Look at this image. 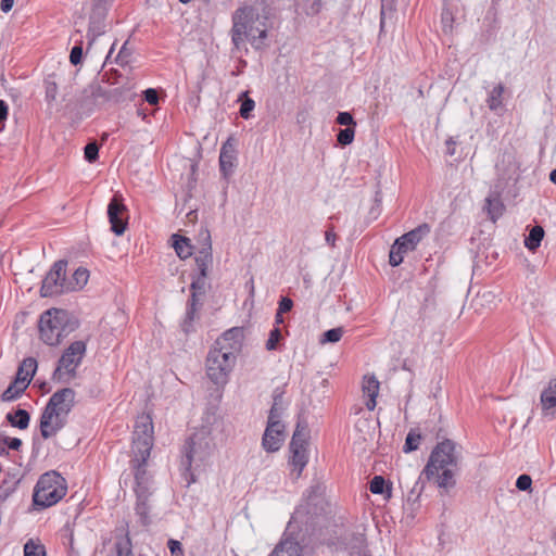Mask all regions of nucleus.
Masks as SVG:
<instances>
[{
  "mask_svg": "<svg viewBox=\"0 0 556 556\" xmlns=\"http://www.w3.org/2000/svg\"><path fill=\"white\" fill-rule=\"evenodd\" d=\"M282 314H283V313H279V312L277 311V313H276V315H275V323H276L277 325H279V324H282V323H283Z\"/></svg>",
  "mask_w": 556,
  "mask_h": 556,
  "instance_id": "nucleus-59",
  "label": "nucleus"
},
{
  "mask_svg": "<svg viewBox=\"0 0 556 556\" xmlns=\"http://www.w3.org/2000/svg\"><path fill=\"white\" fill-rule=\"evenodd\" d=\"M207 274L197 273L192 277L191 282V296H194V300H198V295H202L205 293L207 286Z\"/></svg>",
  "mask_w": 556,
  "mask_h": 556,
  "instance_id": "nucleus-33",
  "label": "nucleus"
},
{
  "mask_svg": "<svg viewBox=\"0 0 556 556\" xmlns=\"http://www.w3.org/2000/svg\"><path fill=\"white\" fill-rule=\"evenodd\" d=\"M14 0H1L0 9L3 13H8L12 10Z\"/></svg>",
  "mask_w": 556,
  "mask_h": 556,
  "instance_id": "nucleus-55",
  "label": "nucleus"
},
{
  "mask_svg": "<svg viewBox=\"0 0 556 556\" xmlns=\"http://www.w3.org/2000/svg\"><path fill=\"white\" fill-rule=\"evenodd\" d=\"M319 490V486L309 490L304 502L293 513L290 525L304 526L306 529L318 525V520L327 514L329 507Z\"/></svg>",
  "mask_w": 556,
  "mask_h": 556,
  "instance_id": "nucleus-8",
  "label": "nucleus"
},
{
  "mask_svg": "<svg viewBox=\"0 0 556 556\" xmlns=\"http://www.w3.org/2000/svg\"><path fill=\"white\" fill-rule=\"evenodd\" d=\"M269 556H302V547L299 542L286 538L279 542Z\"/></svg>",
  "mask_w": 556,
  "mask_h": 556,
  "instance_id": "nucleus-24",
  "label": "nucleus"
},
{
  "mask_svg": "<svg viewBox=\"0 0 556 556\" xmlns=\"http://www.w3.org/2000/svg\"><path fill=\"white\" fill-rule=\"evenodd\" d=\"M453 14L448 9H443L441 14V23L445 33L451 31L453 28Z\"/></svg>",
  "mask_w": 556,
  "mask_h": 556,
  "instance_id": "nucleus-43",
  "label": "nucleus"
},
{
  "mask_svg": "<svg viewBox=\"0 0 556 556\" xmlns=\"http://www.w3.org/2000/svg\"><path fill=\"white\" fill-rule=\"evenodd\" d=\"M8 112H9L8 104L3 100H0V123L4 122L7 119Z\"/></svg>",
  "mask_w": 556,
  "mask_h": 556,
  "instance_id": "nucleus-54",
  "label": "nucleus"
},
{
  "mask_svg": "<svg viewBox=\"0 0 556 556\" xmlns=\"http://www.w3.org/2000/svg\"><path fill=\"white\" fill-rule=\"evenodd\" d=\"M167 545L172 556H184L182 545L179 541L170 539Z\"/></svg>",
  "mask_w": 556,
  "mask_h": 556,
  "instance_id": "nucleus-48",
  "label": "nucleus"
},
{
  "mask_svg": "<svg viewBox=\"0 0 556 556\" xmlns=\"http://www.w3.org/2000/svg\"><path fill=\"white\" fill-rule=\"evenodd\" d=\"M241 328L226 330L210 349L206 357V375L215 384H226L237 357L242 350Z\"/></svg>",
  "mask_w": 556,
  "mask_h": 556,
  "instance_id": "nucleus-2",
  "label": "nucleus"
},
{
  "mask_svg": "<svg viewBox=\"0 0 556 556\" xmlns=\"http://www.w3.org/2000/svg\"><path fill=\"white\" fill-rule=\"evenodd\" d=\"M379 381L375 376H365L363 381V393L367 397L365 405L368 410H374L377 402L376 399L379 393Z\"/></svg>",
  "mask_w": 556,
  "mask_h": 556,
  "instance_id": "nucleus-22",
  "label": "nucleus"
},
{
  "mask_svg": "<svg viewBox=\"0 0 556 556\" xmlns=\"http://www.w3.org/2000/svg\"><path fill=\"white\" fill-rule=\"evenodd\" d=\"M66 494L65 479L51 470L40 476L36 483L33 501L36 506L47 508L55 505Z\"/></svg>",
  "mask_w": 556,
  "mask_h": 556,
  "instance_id": "nucleus-7",
  "label": "nucleus"
},
{
  "mask_svg": "<svg viewBox=\"0 0 556 556\" xmlns=\"http://www.w3.org/2000/svg\"><path fill=\"white\" fill-rule=\"evenodd\" d=\"M430 232L428 224H421L415 229L404 233L395 240L391 247L389 254V263L391 266H399L403 260L404 254L413 251L416 245Z\"/></svg>",
  "mask_w": 556,
  "mask_h": 556,
  "instance_id": "nucleus-13",
  "label": "nucleus"
},
{
  "mask_svg": "<svg viewBox=\"0 0 556 556\" xmlns=\"http://www.w3.org/2000/svg\"><path fill=\"white\" fill-rule=\"evenodd\" d=\"M87 351L85 341L72 342L62 353L58 365L52 374V380L56 383H70L77 376V368L80 366Z\"/></svg>",
  "mask_w": 556,
  "mask_h": 556,
  "instance_id": "nucleus-10",
  "label": "nucleus"
},
{
  "mask_svg": "<svg viewBox=\"0 0 556 556\" xmlns=\"http://www.w3.org/2000/svg\"><path fill=\"white\" fill-rule=\"evenodd\" d=\"M496 188L504 189L510 181L518 179L519 165L513 153L505 152L495 165Z\"/></svg>",
  "mask_w": 556,
  "mask_h": 556,
  "instance_id": "nucleus-15",
  "label": "nucleus"
},
{
  "mask_svg": "<svg viewBox=\"0 0 556 556\" xmlns=\"http://www.w3.org/2000/svg\"><path fill=\"white\" fill-rule=\"evenodd\" d=\"M337 123L346 127H355L356 123L351 113L349 112H340L337 116Z\"/></svg>",
  "mask_w": 556,
  "mask_h": 556,
  "instance_id": "nucleus-44",
  "label": "nucleus"
},
{
  "mask_svg": "<svg viewBox=\"0 0 556 556\" xmlns=\"http://www.w3.org/2000/svg\"><path fill=\"white\" fill-rule=\"evenodd\" d=\"M85 160L89 163H93L99 157V147L97 142L88 143L84 149Z\"/></svg>",
  "mask_w": 556,
  "mask_h": 556,
  "instance_id": "nucleus-40",
  "label": "nucleus"
},
{
  "mask_svg": "<svg viewBox=\"0 0 556 556\" xmlns=\"http://www.w3.org/2000/svg\"><path fill=\"white\" fill-rule=\"evenodd\" d=\"M542 416L547 419L556 418V379L549 380L540 395Z\"/></svg>",
  "mask_w": 556,
  "mask_h": 556,
  "instance_id": "nucleus-20",
  "label": "nucleus"
},
{
  "mask_svg": "<svg viewBox=\"0 0 556 556\" xmlns=\"http://www.w3.org/2000/svg\"><path fill=\"white\" fill-rule=\"evenodd\" d=\"M66 265L65 261H58L53 264L42 280L40 288L41 296H53L71 291L72 287H68L65 278Z\"/></svg>",
  "mask_w": 556,
  "mask_h": 556,
  "instance_id": "nucleus-14",
  "label": "nucleus"
},
{
  "mask_svg": "<svg viewBox=\"0 0 556 556\" xmlns=\"http://www.w3.org/2000/svg\"><path fill=\"white\" fill-rule=\"evenodd\" d=\"M2 442L4 446L13 451H18L22 446V440L18 438L4 437Z\"/></svg>",
  "mask_w": 556,
  "mask_h": 556,
  "instance_id": "nucleus-49",
  "label": "nucleus"
},
{
  "mask_svg": "<svg viewBox=\"0 0 556 556\" xmlns=\"http://www.w3.org/2000/svg\"><path fill=\"white\" fill-rule=\"evenodd\" d=\"M543 237L544 229L536 225L530 229V232L525 240V244L530 251H535L540 247Z\"/></svg>",
  "mask_w": 556,
  "mask_h": 556,
  "instance_id": "nucleus-32",
  "label": "nucleus"
},
{
  "mask_svg": "<svg viewBox=\"0 0 556 556\" xmlns=\"http://www.w3.org/2000/svg\"><path fill=\"white\" fill-rule=\"evenodd\" d=\"M280 338H281L280 329L278 327L273 328L269 332V337L265 344L266 350H268V351L276 350Z\"/></svg>",
  "mask_w": 556,
  "mask_h": 556,
  "instance_id": "nucleus-41",
  "label": "nucleus"
},
{
  "mask_svg": "<svg viewBox=\"0 0 556 556\" xmlns=\"http://www.w3.org/2000/svg\"><path fill=\"white\" fill-rule=\"evenodd\" d=\"M321 7V0H313L311 4V12L318 13Z\"/></svg>",
  "mask_w": 556,
  "mask_h": 556,
  "instance_id": "nucleus-58",
  "label": "nucleus"
},
{
  "mask_svg": "<svg viewBox=\"0 0 556 556\" xmlns=\"http://www.w3.org/2000/svg\"><path fill=\"white\" fill-rule=\"evenodd\" d=\"M282 395L275 394L274 403L270 407L267 426L265 428L262 446L268 453H274L280 450L286 439L285 424L282 422L283 414Z\"/></svg>",
  "mask_w": 556,
  "mask_h": 556,
  "instance_id": "nucleus-9",
  "label": "nucleus"
},
{
  "mask_svg": "<svg viewBox=\"0 0 556 556\" xmlns=\"http://www.w3.org/2000/svg\"><path fill=\"white\" fill-rule=\"evenodd\" d=\"M549 179L552 182L556 184V168L551 172Z\"/></svg>",
  "mask_w": 556,
  "mask_h": 556,
  "instance_id": "nucleus-61",
  "label": "nucleus"
},
{
  "mask_svg": "<svg viewBox=\"0 0 556 556\" xmlns=\"http://www.w3.org/2000/svg\"><path fill=\"white\" fill-rule=\"evenodd\" d=\"M181 330L188 334L193 331V320H189L184 318V320L180 324Z\"/></svg>",
  "mask_w": 556,
  "mask_h": 556,
  "instance_id": "nucleus-53",
  "label": "nucleus"
},
{
  "mask_svg": "<svg viewBox=\"0 0 556 556\" xmlns=\"http://www.w3.org/2000/svg\"><path fill=\"white\" fill-rule=\"evenodd\" d=\"M67 418L50 410L46 406L40 417V433L43 439H50L55 435L65 425Z\"/></svg>",
  "mask_w": 556,
  "mask_h": 556,
  "instance_id": "nucleus-18",
  "label": "nucleus"
},
{
  "mask_svg": "<svg viewBox=\"0 0 556 556\" xmlns=\"http://www.w3.org/2000/svg\"><path fill=\"white\" fill-rule=\"evenodd\" d=\"M50 94H51V98H54L53 91H50V92L47 91V96L50 97Z\"/></svg>",
  "mask_w": 556,
  "mask_h": 556,
  "instance_id": "nucleus-63",
  "label": "nucleus"
},
{
  "mask_svg": "<svg viewBox=\"0 0 556 556\" xmlns=\"http://www.w3.org/2000/svg\"><path fill=\"white\" fill-rule=\"evenodd\" d=\"M50 94H51V98H54L53 91H50V92L47 91V96L50 97Z\"/></svg>",
  "mask_w": 556,
  "mask_h": 556,
  "instance_id": "nucleus-64",
  "label": "nucleus"
},
{
  "mask_svg": "<svg viewBox=\"0 0 556 556\" xmlns=\"http://www.w3.org/2000/svg\"><path fill=\"white\" fill-rule=\"evenodd\" d=\"M198 304H199V300H194V296H191L190 300L188 301V305H187V311H186V315H185L186 319L194 321L195 313L198 311Z\"/></svg>",
  "mask_w": 556,
  "mask_h": 556,
  "instance_id": "nucleus-45",
  "label": "nucleus"
},
{
  "mask_svg": "<svg viewBox=\"0 0 556 556\" xmlns=\"http://www.w3.org/2000/svg\"><path fill=\"white\" fill-rule=\"evenodd\" d=\"M76 393L71 388H63L51 395L47 403L50 410H55L58 414L67 418L75 404Z\"/></svg>",
  "mask_w": 556,
  "mask_h": 556,
  "instance_id": "nucleus-17",
  "label": "nucleus"
},
{
  "mask_svg": "<svg viewBox=\"0 0 556 556\" xmlns=\"http://www.w3.org/2000/svg\"><path fill=\"white\" fill-rule=\"evenodd\" d=\"M151 494H143L142 496H137L136 503V514L140 517V520L143 525H148L150 522V509L151 505L149 503Z\"/></svg>",
  "mask_w": 556,
  "mask_h": 556,
  "instance_id": "nucleus-30",
  "label": "nucleus"
},
{
  "mask_svg": "<svg viewBox=\"0 0 556 556\" xmlns=\"http://www.w3.org/2000/svg\"><path fill=\"white\" fill-rule=\"evenodd\" d=\"M293 307V301L288 296H282L278 303L279 313H288Z\"/></svg>",
  "mask_w": 556,
  "mask_h": 556,
  "instance_id": "nucleus-50",
  "label": "nucleus"
},
{
  "mask_svg": "<svg viewBox=\"0 0 556 556\" xmlns=\"http://www.w3.org/2000/svg\"><path fill=\"white\" fill-rule=\"evenodd\" d=\"M214 443L211 432L203 427L195 431L184 446L180 466L185 470L187 484L195 482V473L201 472L207 465L213 451Z\"/></svg>",
  "mask_w": 556,
  "mask_h": 556,
  "instance_id": "nucleus-5",
  "label": "nucleus"
},
{
  "mask_svg": "<svg viewBox=\"0 0 556 556\" xmlns=\"http://www.w3.org/2000/svg\"><path fill=\"white\" fill-rule=\"evenodd\" d=\"M325 240L330 247L336 245L337 235L334 233L332 226L325 232Z\"/></svg>",
  "mask_w": 556,
  "mask_h": 556,
  "instance_id": "nucleus-52",
  "label": "nucleus"
},
{
  "mask_svg": "<svg viewBox=\"0 0 556 556\" xmlns=\"http://www.w3.org/2000/svg\"><path fill=\"white\" fill-rule=\"evenodd\" d=\"M5 419L12 427L24 430L29 426L30 415L26 409L18 408L8 413Z\"/></svg>",
  "mask_w": 556,
  "mask_h": 556,
  "instance_id": "nucleus-26",
  "label": "nucleus"
},
{
  "mask_svg": "<svg viewBox=\"0 0 556 556\" xmlns=\"http://www.w3.org/2000/svg\"><path fill=\"white\" fill-rule=\"evenodd\" d=\"M343 334V329L341 327L332 328L324 332L321 343H336L340 341Z\"/></svg>",
  "mask_w": 556,
  "mask_h": 556,
  "instance_id": "nucleus-39",
  "label": "nucleus"
},
{
  "mask_svg": "<svg viewBox=\"0 0 556 556\" xmlns=\"http://www.w3.org/2000/svg\"><path fill=\"white\" fill-rule=\"evenodd\" d=\"M173 248L179 258L186 260L192 255V245L190 240L179 235H173Z\"/></svg>",
  "mask_w": 556,
  "mask_h": 556,
  "instance_id": "nucleus-27",
  "label": "nucleus"
},
{
  "mask_svg": "<svg viewBox=\"0 0 556 556\" xmlns=\"http://www.w3.org/2000/svg\"><path fill=\"white\" fill-rule=\"evenodd\" d=\"M455 144H456V141L453 138H450V139L446 140L447 154L448 155H454L455 154Z\"/></svg>",
  "mask_w": 556,
  "mask_h": 556,
  "instance_id": "nucleus-56",
  "label": "nucleus"
},
{
  "mask_svg": "<svg viewBox=\"0 0 556 556\" xmlns=\"http://www.w3.org/2000/svg\"><path fill=\"white\" fill-rule=\"evenodd\" d=\"M203 238L202 247L197 251L194 256L197 273L207 274L213 265L212 243L208 231L201 233Z\"/></svg>",
  "mask_w": 556,
  "mask_h": 556,
  "instance_id": "nucleus-19",
  "label": "nucleus"
},
{
  "mask_svg": "<svg viewBox=\"0 0 556 556\" xmlns=\"http://www.w3.org/2000/svg\"><path fill=\"white\" fill-rule=\"evenodd\" d=\"M126 48H125V45L122 47V49L119 50L117 56H116V61L119 63V64H124L127 62L126 60Z\"/></svg>",
  "mask_w": 556,
  "mask_h": 556,
  "instance_id": "nucleus-57",
  "label": "nucleus"
},
{
  "mask_svg": "<svg viewBox=\"0 0 556 556\" xmlns=\"http://www.w3.org/2000/svg\"><path fill=\"white\" fill-rule=\"evenodd\" d=\"M244 97L240 106V116L244 119H249L251 117V113L255 108V102L251 98L247 96V92H243L240 99Z\"/></svg>",
  "mask_w": 556,
  "mask_h": 556,
  "instance_id": "nucleus-36",
  "label": "nucleus"
},
{
  "mask_svg": "<svg viewBox=\"0 0 556 556\" xmlns=\"http://www.w3.org/2000/svg\"><path fill=\"white\" fill-rule=\"evenodd\" d=\"M355 137L354 127H346L344 129H340L337 135V140L341 146L351 144Z\"/></svg>",
  "mask_w": 556,
  "mask_h": 556,
  "instance_id": "nucleus-37",
  "label": "nucleus"
},
{
  "mask_svg": "<svg viewBox=\"0 0 556 556\" xmlns=\"http://www.w3.org/2000/svg\"><path fill=\"white\" fill-rule=\"evenodd\" d=\"M113 50H114V45H112V47H111V49H110V51H109V54H108V56H106L108 59L111 56V54H112Z\"/></svg>",
  "mask_w": 556,
  "mask_h": 556,
  "instance_id": "nucleus-62",
  "label": "nucleus"
},
{
  "mask_svg": "<svg viewBox=\"0 0 556 556\" xmlns=\"http://www.w3.org/2000/svg\"><path fill=\"white\" fill-rule=\"evenodd\" d=\"M504 94H505V86L500 83L496 84L489 92L486 97V105L488 108L495 113H500L504 110Z\"/></svg>",
  "mask_w": 556,
  "mask_h": 556,
  "instance_id": "nucleus-23",
  "label": "nucleus"
},
{
  "mask_svg": "<svg viewBox=\"0 0 556 556\" xmlns=\"http://www.w3.org/2000/svg\"><path fill=\"white\" fill-rule=\"evenodd\" d=\"M28 386L25 383H22L17 379H14L9 387L3 391L1 395V400L3 402H12L17 400L26 390Z\"/></svg>",
  "mask_w": 556,
  "mask_h": 556,
  "instance_id": "nucleus-28",
  "label": "nucleus"
},
{
  "mask_svg": "<svg viewBox=\"0 0 556 556\" xmlns=\"http://www.w3.org/2000/svg\"><path fill=\"white\" fill-rule=\"evenodd\" d=\"M231 41L240 50L245 40L256 49L267 37V16L257 7L238 9L232 16Z\"/></svg>",
  "mask_w": 556,
  "mask_h": 556,
  "instance_id": "nucleus-4",
  "label": "nucleus"
},
{
  "mask_svg": "<svg viewBox=\"0 0 556 556\" xmlns=\"http://www.w3.org/2000/svg\"><path fill=\"white\" fill-rule=\"evenodd\" d=\"M37 365L38 364L36 358H24L21 365L18 366L15 379L28 386L37 370Z\"/></svg>",
  "mask_w": 556,
  "mask_h": 556,
  "instance_id": "nucleus-25",
  "label": "nucleus"
},
{
  "mask_svg": "<svg viewBox=\"0 0 556 556\" xmlns=\"http://www.w3.org/2000/svg\"><path fill=\"white\" fill-rule=\"evenodd\" d=\"M77 328L68 312L60 308H50L40 315V339L48 345L55 346Z\"/></svg>",
  "mask_w": 556,
  "mask_h": 556,
  "instance_id": "nucleus-6",
  "label": "nucleus"
},
{
  "mask_svg": "<svg viewBox=\"0 0 556 556\" xmlns=\"http://www.w3.org/2000/svg\"><path fill=\"white\" fill-rule=\"evenodd\" d=\"M532 479L528 475H520L516 481V488L520 491H528L531 489Z\"/></svg>",
  "mask_w": 556,
  "mask_h": 556,
  "instance_id": "nucleus-46",
  "label": "nucleus"
},
{
  "mask_svg": "<svg viewBox=\"0 0 556 556\" xmlns=\"http://www.w3.org/2000/svg\"><path fill=\"white\" fill-rule=\"evenodd\" d=\"M83 58V47L81 43L76 45L72 48L70 53V61L73 65H78L81 62Z\"/></svg>",
  "mask_w": 556,
  "mask_h": 556,
  "instance_id": "nucleus-47",
  "label": "nucleus"
},
{
  "mask_svg": "<svg viewBox=\"0 0 556 556\" xmlns=\"http://www.w3.org/2000/svg\"><path fill=\"white\" fill-rule=\"evenodd\" d=\"M237 161V150L232 138H228L223 143L219 153V166L220 172L224 176H228L232 173Z\"/></svg>",
  "mask_w": 556,
  "mask_h": 556,
  "instance_id": "nucleus-21",
  "label": "nucleus"
},
{
  "mask_svg": "<svg viewBox=\"0 0 556 556\" xmlns=\"http://www.w3.org/2000/svg\"><path fill=\"white\" fill-rule=\"evenodd\" d=\"M127 208L123 202L121 194H114L108 205V217L111 224V230L121 236L126 230L127 226Z\"/></svg>",
  "mask_w": 556,
  "mask_h": 556,
  "instance_id": "nucleus-16",
  "label": "nucleus"
},
{
  "mask_svg": "<svg viewBox=\"0 0 556 556\" xmlns=\"http://www.w3.org/2000/svg\"><path fill=\"white\" fill-rule=\"evenodd\" d=\"M384 486L386 481L382 476H375L369 483V490L374 494H383Z\"/></svg>",
  "mask_w": 556,
  "mask_h": 556,
  "instance_id": "nucleus-42",
  "label": "nucleus"
},
{
  "mask_svg": "<svg viewBox=\"0 0 556 556\" xmlns=\"http://www.w3.org/2000/svg\"><path fill=\"white\" fill-rule=\"evenodd\" d=\"M421 435L414 430H410L406 437L405 444L403 446L404 453H410L419 447Z\"/></svg>",
  "mask_w": 556,
  "mask_h": 556,
  "instance_id": "nucleus-35",
  "label": "nucleus"
},
{
  "mask_svg": "<svg viewBox=\"0 0 556 556\" xmlns=\"http://www.w3.org/2000/svg\"><path fill=\"white\" fill-rule=\"evenodd\" d=\"M153 447V422L149 415L137 418L132 435V458L130 468L135 478L136 496L153 494L154 480L147 468V462Z\"/></svg>",
  "mask_w": 556,
  "mask_h": 556,
  "instance_id": "nucleus-1",
  "label": "nucleus"
},
{
  "mask_svg": "<svg viewBox=\"0 0 556 556\" xmlns=\"http://www.w3.org/2000/svg\"><path fill=\"white\" fill-rule=\"evenodd\" d=\"M24 556H46V551L42 545L36 544L33 540H29L24 545Z\"/></svg>",
  "mask_w": 556,
  "mask_h": 556,
  "instance_id": "nucleus-38",
  "label": "nucleus"
},
{
  "mask_svg": "<svg viewBox=\"0 0 556 556\" xmlns=\"http://www.w3.org/2000/svg\"><path fill=\"white\" fill-rule=\"evenodd\" d=\"M462 454L458 445L445 439L432 450L422 473L428 480H434L438 488L448 491L456 485V472Z\"/></svg>",
  "mask_w": 556,
  "mask_h": 556,
  "instance_id": "nucleus-3",
  "label": "nucleus"
},
{
  "mask_svg": "<svg viewBox=\"0 0 556 556\" xmlns=\"http://www.w3.org/2000/svg\"><path fill=\"white\" fill-rule=\"evenodd\" d=\"M144 100L149 103V104H157L159 102V96H157V92L156 90L152 89V88H149L144 91Z\"/></svg>",
  "mask_w": 556,
  "mask_h": 556,
  "instance_id": "nucleus-51",
  "label": "nucleus"
},
{
  "mask_svg": "<svg viewBox=\"0 0 556 556\" xmlns=\"http://www.w3.org/2000/svg\"><path fill=\"white\" fill-rule=\"evenodd\" d=\"M89 271L86 268L79 267L73 273L71 280H67V285L71 291L83 289L88 282Z\"/></svg>",
  "mask_w": 556,
  "mask_h": 556,
  "instance_id": "nucleus-31",
  "label": "nucleus"
},
{
  "mask_svg": "<svg viewBox=\"0 0 556 556\" xmlns=\"http://www.w3.org/2000/svg\"><path fill=\"white\" fill-rule=\"evenodd\" d=\"M115 556H134L131 541L126 534L115 542Z\"/></svg>",
  "mask_w": 556,
  "mask_h": 556,
  "instance_id": "nucleus-34",
  "label": "nucleus"
},
{
  "mask_svg": "<svg viewBox=\"0 0 556 556\" xmlns=\"http://www.w3.org/2000/svg\"><path fill=\"white\" fill-rule=\"evenodd\" d=\"M308 433L305 426L296 425L289 445L291 476L299 479L308 463Z\"/></svg>",
  "mask_w": 556,
  "mask_h": 556,
  "instance_id": "nucleus-12",
  "label": "nucleus"
},
{
  "mask_svg": "<svg viewBox=\"0 0 556 556\" xmlns=\"http://www.w3.org/2000/svg\"><path fill=\"white\" fill-rule=\"evenodd\" d=\"M384 23H386V11H384V9L382 8V9H381V21H380V25H381V27H383V26H384Z\"/></svg>",
  "mask_w": 556,
  "mask_h": 556,
  "instance_id": "nucleus-60",
  "label": "nucleus"
},
{
  "mask_svg": "<svg viewBox=\"0 0 556 556\" xmlns=\"http://www.w3.org/2000/svg\"><path fill=\"white\" fill-rule=\"evenodd\" d=\"M485 210L490 219L496 222L503 215L505 206L498 195L489 197L485 200Z\"/></svg>",
  "mask_w": 556,
  "mask_h": 556,
  "instance_id": "nucleus-29",
  "label": "nucleus"
},
{
  "mask_svg": "<svg viewBox=\"0 0 556 556\" xmlns=\"http://www.w3.org/2000/svg\"><path fill=\"white\" fill-rule=\"evenodd\" d=\"M330 545L336 551L344 552L349 556H371L366 528L363 525L344 530L343 533L331 540Z\"/></svg>",
  "mask_w": 556,
  "mask_h": 556,
  "instance_id": "nucleus-11",
  "label": "nucleus"
}]
</instances>
